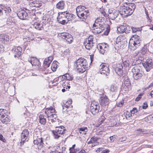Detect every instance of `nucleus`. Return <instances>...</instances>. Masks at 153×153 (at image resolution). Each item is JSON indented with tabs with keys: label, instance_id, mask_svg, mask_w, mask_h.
<instances>
[{
	"label": "nucleus",
	"instance_id": "1",
	"mask_svg": "<svg viewBox=\"0 0 153 153\" xmlns=\"http://www.w3.org/2000/svg\"><path fill=\"white\" fill-rule=\"evenodd\" d=\"M136 8L135 5L132 3H124L120 6L119 10L120 14L124 17L131 15Z\"/></svg>",
	"mask_w": 153,
	"mask_h": 153
},
{
	"label": "nucleus",
	"instance_id": "2",
	"mask_svg": "<svg viewBox=\"0 0 153 153\" xmlns=\"http://www.w3.org/2000/svg\"><path fill=\"white\" fill-rule=\"evenodd\" d=\"M74 65L79 71L81 73L84 72L88 68L86 60L82 58H80L77 60Z\"/></svg>",
	"mask_w": 153,
	"mask_h": 153
},
{
	"label": "nucleus",
	"instance_id": "3",
	"mask_svg": "<svg viewBox=\"0 0 153 153\" xmlns=\"http://www.w3.org/2000/svg\"><path fill=\"white\" fill-rule=\"evenodd\" d=\"M131 72L133 78L136 80L140 79L143 73L141 67L139 65L134 66L131 69Z\"/></svg>",
	"mask_w": 153,
	"mask_h": 153
},
{
	"label": "nucleus",
	"instance_id": "4",
	"mask_svg": "<svg viewBox=\"0 0 153 153\" xmlns=\"http://www.w3.org/2000/svg\"><path fill=\"white\" fill-rule=\"evenodd\" d=\"M104 25H102L93 26L92 31L95 34H99L104 30L105 29L106 33H104V34L105 35H108L109 32V30L107 28L104 27Z\"/></svg>",
	"mask_w": 153,
	"mask_h": 153
},
{
	"label": "nucleus",
	"instance_id": "5",
	"mask_svg": "<svg viewBox=\"0 0 153 153\" xmlns=\"http://www.w3.org/2000/svg\"><path fill=\"white\" fill-rule=\"evenodd\" d=\"M65 127L63 126L56 127L55 130L52 131L54 138L58 139L62 135L65 133Z\"/></svg>",
	"mask_w": 153,
	"mask_h": 153
},
{
	"label": "nucleus",
	"instance_id": "6",
	"mask_svg": "<svg viewBox=\"0 0 153 153\" xmlns=\"http://www.w3.org/2000/svg\"><path fill=\"white\" fill-rule=\"evenodd\" d=\"M108 65L105 63H102L99 66V69L100 73L106 76H108L110 74V70Z\"/></svg>",
	"mask_w": 153,
	"mask_h": 153
},
{
	"label": "nucleus",
	"instance_id": "7",
	"mask_svg": "<svg viewBox=\"0 0 153 153\" xmlns=\"http://www.w3.org/2000/svg\"><path fill=\"white\" fill-rule=\"evenodd\" d=\"M143 65L147 71H149L151 69L153 68V63L152 59H148L145 61H143Z\"/></svg>",
	"mask_w": 153,
	"mask_h": 153
},
{
	"label": "nucleus",
	"instance_id": "8",
	"mask_svg": "<svg viewBox=\"0 0 153 153\" xmlns=\"http://www.w3.org/2000/svg\"><path fill=\"white\" fill-rule=\"evenodd\" d=\"M60 37L65 40L68 43H71L73 41V38L72 36L69 33H62L59 34Z\"/></svg>",
	"mask_w": 153,
	"mask_h": 153
},
{
	"label": "nucleus",
	"instance_id": "9",
	"mask_svg": "<svg viewBox=\"0 0 153 153\" xmlns=\"http://www.w3.org/2000/svg\"><path fill=\"white\" fill-rule=\"evenodd\" d=\"M65 14V12H59L57 17V21L59 23L62 25L68 23L67 20H66Z\"/></svg>",
	"mask_w": 153,
	"mask_h": 153
},
{
	"label": "nucleus",
	"instance_id": "10",
	"mask_svg": "<svg viewBox=\"0 0 153 153\" xmlns=\"http://www.w3.org/2000/svg\"><path fill=\"white\" fill-rule=\"evenodd\" d=\"M91 112L94 115L97 114L100 109V106L98 104L95 102H92L90 106Z\"/></svg>",
	"mask_w": 153,
	"mask_h": 153
},
{
	"label": "nucleus",
	"instance_id": "11",
	"mask_svg": "<svg viewBox=\"0 0 153 153\" xmlns=\"http://www.w3.org/2000/svg\"><path fill=\"white\" fill-rule=\"evenodd\" d=\"M100 104L103 107H107L109 103V100L105 95L101 97L99 99Z\"/></svg>",
	"mask_w": 153,
	"mask_h": 153
},
{
	"label": "nucleus",
	"instance_id": "12",
	"mask_svg": "<svg viewBox=\"0 0 153 153\" xmlns=\"http://www.w3.org/2000/svg\"><path fill=\"white\" fill-rule=\"evenodd\" d=\"M119 13V11H118L114 9H110L108 10V16L110 19L114 20L117 17Z\"/></svg>",
	"mask_w": 153,
	"mask_h": 153
},
{
	"label": "nucleus",
	"instance_id": "13",
	"mask_svg": "<svg viewBox=\"0 0 153 153\" xmlns=\"http://www.w3.org/2000/svg\"><path fill=\"white\" fill-rule=\"evenodd\" d=\"M139 37L136 35H134L133 37H131L132 40L131 41L133 40V44L132 45V43H131L129 42V44L131 46H132L133 48H137L139 45L140 43V40L139 39Z\"/></svg>",
	"mask_w": 153,
	"mask_h": 153
},
{
	"label": "nucleus",
	"instance_id": "14",
	"mask_svg": "<svg viewBox=\"0 0 153 153\" xmlns=\"http://www.w3.org/2000/svg\"><path fill=\"white\" fill-rule=\"evenodd\" d=\"M11 11V9L9 7H5L0 5V16L3 15H7Z\"/></svg>",
	"mask_w": 153,
	"mask_h": 153
},
{
	"label": "nucleus",
	"instance_id": "15",
	"mask_svg": "<svg viewBox=\"0 0 153 153\" xmlns=\"http://www.w3.org/2000/svg\"><path fill=\"white\" fill-rule=\"evenodd\" d=\"M108 45L106 44H102L98 47V49L99 50L100 52L102 54L106 53L108 49Z\"/></svg>",
	"mask_w": 153,
	"mask_h": 153
},
{
	"label": "nucleus",
	"instance_id": "16",
	"mask_svg": "<svg viewBox=\"0 0 153 153\" xmlns=\"http://www.w3.org/2000/svg\"><path fill=\"white\" fill-rule=\"evenodd\" d=\"M29 132L27 129L24 130L21 134V140L20 142V146L23 144L25 141L27 140L29 135Z\"/></svg>",
	"mask_w": 153,
	"mask_h": 153
},
{
	"label": "nucleus",
	"instance_id": "17",
	"mask_svg": "<svg viewBox=\"0 0 153 153\" xmlns=\"http://www.w3.org/2000/svg\"><path fill=\"white\" fill-rule=\"evenodd\" d=\"M12 51L14 54V57L18 58L21 54L22 49L20 47H18L17 48L15 47L13 49Z\"/></svg>",
	"mask_w": 153,
	"mask_h": 153
},
{
	"label": "nucleus",
	"instance_id": "18",
	"mask_svg": "<svg viewBox=\"0 0 153 153\" xmlns=\"http://www.w3.org/2000/svg\"><path fill=\"white\" fill-rule=\"evenodd\" d=\"M17 15L19 18L22 20H26L28 18L27 13L24 10L19 11L17 13Z\"/></svg>",
	"mask_w": 153,
	"mask_h": 153
},
{
	"label": "nucleus",
	"instance_id": "19",
	"mask_svg": "<svg viewBox=\"0 0 153 153\" xmlns=\"http://www.w3.org/2000/svg\"><path fill=\"white\" fill-rule=\"evenodd\" d=\"M123 64H117L116 65L114 70L118 75L121 76L123 73Z\"/></svg>",
	"mask_w": 153,
	"mask_h": 153
},
{
	"label": "nucleus",
	"instance_id": "20",
	"mask_svg": "<svg viewBox=\"0 0 153 153\" xmlns=\"http://www.w3.org/2000/svg\"><path fill=\"white\" fill-rule=\"evenodd\" d=\"M28 61L31 63L33 66L37 65L39 67L40 65V62L39 60L35 57H30L28 59Z\"/></svg>",
	"mask_w": 153,
	"mask_h": 153
},
{
	"label": "nucleus",
	"instance_id": "21",
	"mask_svg": "<svg viewBox=\"0 0 153 153\" xmlns=\"http://www.w3.org/2000/svg\"><path fill=\"white\" fill-rule=\"evenodd\" d=\"M77 15L80 19H86L89 15V12L88 10H87L78 13Z\"/></svg>",
	"mask_w": 153,
	"mask_h": 153
},
{
	"label": "nucleus",
	"instance_id": "22",
	"mask_svg": "<svg viewBox=\"0 0 153 153\" xmlns=\"http://www.w3.org/2000/svg\"><path fill=\"white\" fill-rule=\"evenodd\" d=\"M32 25L35 28L38 30H41L43 28L42 23L39 21L35 22Z\"/></svg>",
	"mask_w": 153,
	"mask_h": 153
},
{
	"label": "nucleus",
	"instance_id": "23",
	"mask_svg": "<svg viewBox=\"0 0 153 153\" xmlns=\"http://www.w3.org/2000/svg\"><path fill=\"white\" fill-rule=\"evenodd\" d=\"M53 59V57L52 56L48 57V58H46L44 61V65L45 68L48 67L52 60Z\"/></svg>",
	"mask_w": 153,
	"mask_h": 153
},
{
	"label": "nucleus",
	"instance_id": "24",
	"mask_svg": "<svg viewBox=\"0 0 153 153\" xmlns=\"http://www.w3.org/2000/svg\"><path fill=\"white\" fill-rule=\"evenodd\" d=\"M65 2L63 0L59 1L56 5V8L61 10L65 8Z\"/></svg>",
	"mask_w": 153,
	"mask_h": 153
},
{
	"label": "nucleus",
	"instance_id": "25",
	"mask_svg": "<svg viewBox=\"0 0 153 153\" xmlns=\"http://www.w3.org/2000/svg\"><path fill=\"white\" fill-rule=\"evenodd\" d=\"M143 60V56H140V57H136L135 59L132 63V65H137L140 64L142 62V60Z\"/></svg>",
	"mask_w": 153,
	"mask_h": 153
},
{
	"label": "nucleus",
	"instance_id": "26",
	"mask_svg": "<svg viewBox=\"0 0 153 153\" xmlns=\"http://www.w3.org/2000/svg\"><path fill=\"white\" fill-rule=\"evenodd\" d=\"M63 103L64 105H62V107L63 109V112L65 113V111H64V110L65 109V108H67L68 109L70 107L71 108L72 106H71V104L72 103V101L71 99H69L65 103V102H64Z\"/></svg>",
	"mask_w": 153,
	"mask_h": 153
},
{
	"label": "nucleus",
	"instance_id": "27",
	"mask_svg": "<svg viewBox=\"0 0 153 153\" xmlns=\"http://www.w3.org/2000/svg\"><path fill=\"white\" fill-rule=\"evenodd\" d=\"M94 44L85 41L84 42V45L85 48L88 50H90L94 46Z\"/></svg>",
	"mask_w": 153,
	"mask_h": 153
},
{
	"label": "nucleus",
	"instance_id": "28",
	"mask_svg": "<svg viewBox=\"0 0 153 153\" xmlns=\"http://www.w3.org/2000/svg\"><path fill=\"white\" fill-rule=\"evenodd\" d=\"M119 90L118 86L116 85H112L111 87V91L112 93L116 94L118 92Z\"/></svg>",
	"mask_w": 153,
	"mask_h": 153
},
{
	"label": "nucleus",
	"instance_id": "29",
	"mask_svg": "<svg viewBox=\"0 0 153 153\" xmlns=\"http://www.w3.org/2000/svg\"><path fill=\"white\" fill-rule=\"evenodd\" d=\"M117 40L118 42H116V44H121L123 42V40H124V42L125 41H126V37L124 36L120 35L117 38Z\"/></svg>",
	"mask_w": 153,
	"mask_h": 153
},
{
	"label": "nucleus",
	"instance_id": "30",
	"mask_svg": "<svg viewBox=\"0 0 153 153\" xmlns=\"http://www.w3.org/2000/svg\"><path fill=\"white\" fill-rule=\"evenodd\" d=\"M65 17L66 20H67L68 22L70 20H72L74 18V15L72 14L69 13L65 12Z\"/></svg>",
	"mask_w": 153,
	"mask_h": 153
},
{
	"label": "nucleus",
	"instance_id": "31",
	"mask_svg": "<svg viewBox=\"0 0 153 153\" xmlns=\"http://www.w3.org/2000/svg\"><path fill=\"white\" fill-rule=\"evenodd\" d=\"M38 142L39 143L38 145V149L41 148L44 146V140H45L44 138L41 137L39 138L37 137Z\"/></svg>",
	"mask_w": 153,
	"mask_h": 153
},
{
	"label": "nucleus",
	"instance_id": "32",
	"mask_svg": "<svg viewBox=\"0 0 153 153\" xmlns=\"http://www.w3.org/2000/svg\"><path fill=\"white\" fill-rule=\"evenodd\" d=\"M39 122L42 124L45 125L46 122V119L45 118L44 116L41 114L39 116Z\"/></svg>",
	"mask_w": 153,
	"mask_h": 153
},
{
	"label": "nucleus",
	"instance_id": "33",
	"mask_svg": "<svg viewBox=\"0 0 153 153\" xmlns=\"http://www.w3.org/2000/svg\"><path fill=\"white\" fill-rule=\"evenodd\" d=\"M85 9H86L85 7L84 6H79L77 7L76 8V13L77 14L78 13H81V12H83L84 11H85Z\"/></svg>",
	"mask_w": 153,
	"mask_h": 153
},
{
	"label": "nucleus",
	"instance_id": "34",
	"mask_svg": "<svg viewBox=\"0 0 153 153\" xmlns=\"http://www.w3.org/2000/svg\"><path fill=\"white\" fill-rule=\"evenodd\" d=\"M102 19L100 18H98L95 20V23L93 24V26L102 25L103 23L101 22Z\"/></svg>",
	"mask_w": 153,
	"mask_h": 153
},
{
	"label": "nucleus",
	"instance_id": "35",
	"mask_svg": "<svg viewBox=\"0 0 153 153\" xmlns=\"http://www.w3.org/2000/svg\"><path fill=\"white\" fill-rule=\"evenodd\" d=\"M0 40L1 41H5L7 42L9 40L8 36L5 34H2L0 36Z\"/></svg>",
	"mask_w": 153,
	"mask_h": 153
},
{
	"label": "nucleus",
	"instance_id": "36",
	"mask_svg": "<svg viewBox=\"0 0 153 153\" xmlns=\"http://www.w3.org/2000/svg\"><path fill=\"white\" fill-rule=\"evenodd\" d=\"M63 76H64V79L68 80H72L74 78L72 75H71L68 73L65 74Z\"/></svg>",
	"mask_w": 153,
	"mask_h": 153
},
{
	"label": "nucleus",
	"instance_id": "37",
	"mask_svg": "<svg viewBox=\"0 0 153 153\" xmlns=\"http://www.w3.org/2000/svg\"><path fill=\"white\" fill-rule=\"evenodd\" d=\"M0 120L3 123H7L9 120V118L8 117V115H6L4 116V117H0Z\"/></svg>",
	"mask_w": 153,
	"mask_h": 153
},
{
	"label": "nucleus",
	"instance_id": "38",
	"mask_svg": "<svg viewBox=\"0 0 153 153\" xmlns=\"http://www.w3.org/2000/svg\"><path fill=\"white\" fill-rule=\"evenodd\" d=\"M126 25H121L117 28V31L120 33H123L125 32Z\"/></svg>",
	"mask_w": 153,
	"mask_h": 153
},
{
	"label": "nucleus",
	"instance_id": "39",
	"mask_svg": "<svg viewBox=\"0 0 153 153\" xmlns=\"http://www.w3.org/2000/svg\"><path fill=\"white\" fill-rule=\"evenodd\" d=\"M58 63L56 61H54L52 63L51 66V69L53 71H56L57 67V63Z\"/></svg>",
	"mask_w": 153,
	"mask_h": 153
},
{
	"label": "nucleus",
	"instance_id": "40",
	"mask_svg": "<svg viewBox=\"0 0 153 153\" xmlns=\"http://www.w3.org/2000/svg\"><path fill=\"white\" fill-rule=\"evenodd\" d=\"M133 57L139 58L140 56H143V55L141 54L139 51H137L133 53L132 54Z\"/></svg>",
	"mask_w": 153,
	"mask_h": 153
},
{
	"label": "nucleus",
	"instance_id": "41",
	"mask_svg": "<svg viewBox=\"0 0 153 153\" xmlns=\"http://www.w3.org/2000/svg\"><path fill=\"white\" fill-rule=\"evenodd\" d=\"M94 38L93 36L91 35L88 37V38L86 39L85 41L94 44Z\"/></svg>",
	"mask_w": 153,
	"mask_h": 153
},
{
	"label": "nucleus",
	"instance_id": "42",
	"mask_svg": "<svg viewBox=\"0 0 153 153\" xmlns=\"http://www.w3.org/2000/svg\"><path fill=\"white\" fill-rule=\"evenodd\" d=\"M99 139H100V138L99 137H93L91 138L90 140L88 143L89 144L91 143H93L95 141L98 140Z\"/></svg>",
	"mask_w": 153,
	"mask_h": 153
},
{
	"label": "nucleus",
	"instance_id": "43",
	"mask_svg": "<svg viewBox=\"0 0 153 153\" xmlns=\"http://www.w3.org/2000/svg\"><path fill=\"white\" fill-rule=\"evenodd\" d=\"M6 110H4V109L1 108L0 109V117H4L6 115L5 113Z\"/></svg>",
	"mask_w": 153,
	"mask_h": 153
},
{
	"label": "nucleus",
	"instance_id": "44",
	"mask_svg": "<svg viewBox=\"0 0 153 153\" xmlns=\"http://www.w3.org/2000/svg\"><path fill=\"white\" fill-rule=\"evenodd\" d=\"M7 21L8 22L11 23H15V22H16V20L14 17L10 16L9 17L8 19H7Z\"/></svg>",
	"mask_w": 153,
	"mask_h": 153
},
{
	"label": "nucleus",
	"instance_id": "45",
	"mask_svg": "<svg viewBox=\"0 0 153 153\" xmlns=\"http://www.w3.org/2000/svg\"><path fill=\"white\" fill-rule=\"evenodd\" d=\"M48 16H47L45 17H44L43 18V20H45L46 21H45V22L47 23H48L49 24H51V22H52L51 19L49 18L48 17Z\"/></svg>",
	"mask_w": 153,
	"mask_h": 153
},
{
	"label": "nucleus",
	"instance_id": "46",
	"mask_svg": "<svg viewBox=\"0 0 153 153\" xmlns=\"http://www.w3.org/2000/svg\"><path fill=\"white\" fill-rule=\"evenodd\" d=\"M147 51V48L146 46H144L142 49L141 52H140L141 54L143 56V55L145 54Z\"/></svg>",
	"mask_w": 153,
	"mask_h": 153
},
{
	"label": "nucleus",
	"instance_id": "47",
	"mask_svg": "<svg viewBox=\"0 0 153 153\" xmlns=\"http://www.w3.org/2000/svg\"><path fill=\"white\" fill-rule=\"evenodd\" d=\"M124 83L126 86L128 87L130 86L131 83L128 78L126 79H124Z\"/></svg>",
	"mask_w": 153,
	"mask_h": 153
},
{
	"label": "nucleus",
	"instance_id": "48",
	"mask_svg": "<svg viewBox=\"0 0 153 153\" xmlns=\"http://www.w3.org/2000/svg\"><path fill=\"white\" fill-rule=\"evenodd\" d=\"M145 12L146 15V18L147 20V22L151 23V20L150 19L148 13L146 9H145Z\"/></svg>",
	"mask_w": 153,
	"mask_h": 153
},
{
	"label": "nucleus",
	"instance_id": "49",
	"mask_svg": "<svg viewBox=\"0 0 153 153\" xmlns=\"http://www.w3.org/2000/svg\"><path fill=\"white\" fill-rule=\"evenodd\" d=\"M131 30V28H130L128 26L126 25V28L125 33H129Z\"/></svg>",
	"mask_w": 153,
	"mask_h": 153
},
{
	"label": "nucleus",
	"instance_id": "50",
	"mask_svg": "<svg viewBox=\"0 0 153 153\" xmlns=\"http://www.w3.org/2000/svg\"><path fill=\"white\" fill-rule=\"evenodd\" d=\"M121 64H123V65L125 67H126L129 66V61H125L123 62V63Z\"/></svg>",
	"mask_w": 153,
	"mask_h": 153
},
{
	"label": "nucleus",
	"instance_id": "51",
	"mask_svg": "<svg viewBox=\"0 0 153 153\" xmlns=\"http://www.w3.org/2000/svg\"><path fill=\"white\" fill-rule=\"evenodd\" d=\"M123 101L121 100L118 102H117L116 103V105L118 107H121L123 106Z\"/></svg>",
	"mask_w": 153,
	"mask_h": 153
},
{
	"label": "nucleus",
	"instance_id": "52",
	"mask_svg": "<svg viewBox=\"0 0 153 153\" xmlns=\"http://www.w3.org/2000/svg\"><path fill=\"white\" fill-rule=\"evenodd\" d=\"M75 146V145L74 144L73 145L72 147L70 148L69 149V150L70 151V153H74L76 152L75 150L74 149V148Z\"/></svg>",
	"mask_w": 153,
	"mask_h": 153
},
{
	"label": "nucleus",
	"instance_id": "53",
	"mask_svg": "<svg viewBox=\"0 0 153 153\" xmlns=\"http://www.w3.org/2000/svg\"><path fill=\"white\" fill-rule=\"evenodd\" d=\"M143 94V93H141L139 94L138 97L136 98L135 101H139L140 99L142 97Z\"/></svg>",
	"mask_w": 153,
	"mask_h": 153
},
{
	"label": "nucleus",
	"instance_id": "54",
	"mask_svg": "<svg viewBox=\"0 0 153 153\" xmlns=\"http://www.w3.org/2000/svg\"><path fill=\"white\" fill-rule=\"evenodd\" d=\"M45 113L47 114V115H50L51 114H52L51 111H50V109L49 108H47L46 109Z\"/></svg>",
	"mask_w": 153,
	"mask_h": 153
},
{
	"label": "nucleus",
	"instance_id": "55",
	"mask_svg": "<svg viewBox=\"0 0 153 153\" xmlns=\"http://www.w3.org/2000/svg\"><path fill=\"white\" fill-rule=\"evenodd\" d=\"M137 110L136 108H133L132 110L131 111V113L132 114H134L135 113L137 112Z\"/></svg>",
	"mask_w": 153,
	"mask_h": 153
},
{
	"label": "nucleus",
	"instance_id": "56",
	"mask_svg": "<svg viewBox=\"0 0 153 153\" xmlns=\"http://www.w3.org/2000/svg\"><path fill=\"white\" fill-rule=\"evenodd\" d=\"M0 140L4 142H5L6 141V140L5 138L1 134H0Z\"/></svg>",
	"mask_w": 153,
	"mask_h": 153
},
{
	"label": "nucleus",
	"instance_id": "57",
	"mask_svg": "<svg viewBox=\"0 0 153 153\" xmlns=\"http://www.w3.org/2000/svg\"><path fill=\"white\" fill-rule=\"evenodd\" d=\"M47 117L48 119V120H51V121L53 122V121H54L53 119V118L52 117V116H51V115L50 114V115H47Z\"/></svg>",
	"mask_w": 153,
	"mask_h": 153
},
{
	"label": "nucleus",
	"instance_id": "58",
	"mask_svg": "<svg viewBox=\"0 0 153 153\" xmlns=\"http://www.w3.org/2000/svg\"><path fill=\"white\" fill-rule=\"evenodd\" d=\"M33 143L34 144L38 146V147L39 143L38 142V140L37 137L34 139L33 141Z\"/></svg>",
	"mask_w": 153,
	"mask_h": 153
},
{
	"label": "nucleus",
	"instance_id": "59",
	"mask_svg": "<svg viewBox=\"0 0 153 153\" xmlns=\"http://www.w3.org/2000/svg\"><path fill=\"white\" fill-rule=\"evenodd\" d=\"M49 108L50 109V111H51L52 114H53V113H54L55 112V109L53 108V107L51 106Z\"/></svg>",
	"mask_w": 153,
	"mask_h": 153
},
{
	"label": "nucleus",
	"instance_id": "60",
	"mask_svg": "<svg viewBox=\"0 0 153 153\" xmlns=\"http://www.w3.org/2000/svg\"><path fill=\"white\" fill-rule=\"evenodd\" d=\"M87 127H84V128H79V131H85V129H87Z\"/></svg>",
	"mask_w": 153,
	"mask_h": 153
},
{
	"label": "nucleus",
	"instance_id": "61",
	"mask_svg": "<svg viewBox=\"0 0 153 153\" xmlns=\"http://www.w3.org/2000/svg\"><path fill=\"white\" fill-rule=\"evenodd\" d=\"M148 107V105L146 102H145L143 103V108L144 109H145L147 108Z\"/></svg>",
	"mask_w": 153,
	"mask_h": 153
},
{
	"label": "nucleus",
	"instance_id": "62",
	"mask_svg": "<svg viewBox=\"0 0 153 153\" xmlns=\"http://www.w3.org/2000/svg\"><path fill=\"white\" fill-rule=\"evenodd\" d=\"M69 50L68 49H66L64 51H62L63 53L65 55L68 54L69 53Z\"/></svg>",
	"mask_w": 153,
	"mask_h": 153
},
{
	"label": "nucleus",
	"instance_id": "63",
	"mask_svg": "<svg viewBox=\"0 0 153 153\" xmlns=\"http://www.w3.org/2000/svg\"><path fill=\"white\" fill-rule=\"evenodd\" d=\"M131 29L132 30V31L133 33H135L137 31H138V30H137V29L136 28H135V27H131Z\"/></svg>",
	"mask_w": 153,
	"mask_h": 153
},
{
	"label": "nucleus",
	"instance_id": "64",
	"mask_svg": "<svg viewBox=\"0 0 153 153\" xmlns=\"http://www.w3.org/2000/svg\"><path fill=\"white\" fill-rule=\"evenodd\" d=\"M109 152L108 149L103 150L102 152V153H108Z\"/></svg>",
	"mask_w": 153,
	"mask_h": 153
}]
</instances>
